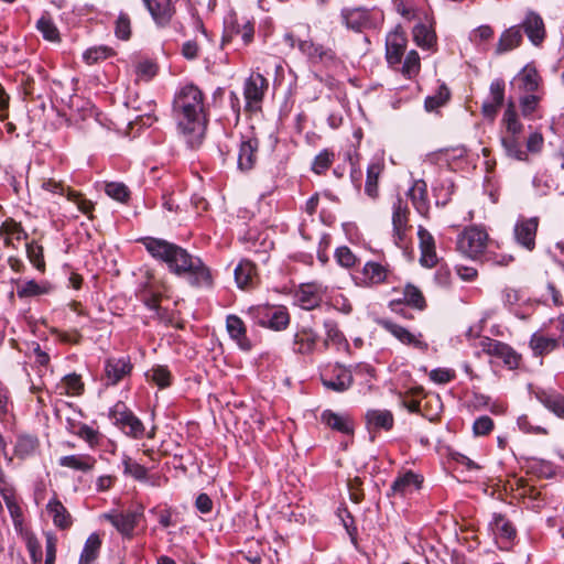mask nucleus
Here are the masks:
<instances>
[{
	"instance_id": "f257e3e1",
	"label": "nucleus",
	"mask_w": 564,
	"mask_h": 564,
	"mask_svg": "<svg viewBox=\"0 0 564 564\" xmlns=\"http://www.w3.org/2000/svg\"><path fill=\"white\" fill-rule=\"evenodd\" d=\"M147 251L156 260L164 262L170 272L186 275L195 286H209L212 275L203 261L193 257L186 249L164 239L144 237L140 239Z\"/></svg>"
},
{
	"instance_id": "864d4df0",
	"label": "nucleus",
	"mask_w": 564,
	"mask_h": 564,
	"mask_svg": "<svg viewBox=\"0 0 564 564\" xmlns=\"http://www.w3.org/2000/svg\"><path fill=\"white\" fill-rule=\"evenodd\" d=\"M502 145L507 152V154L517 160L523 161L527 159L525 152L521 149V144L517 140V137L510 135L507 138H502Z\"/></svg>"
},
{
	"instance_id": "a18cd8bd",
	"label": "nucleus",
	"mask_w": 564,
	"mask_h": 564,
	"mask_svg": "<svg viewBox=\"0 0 564 564\" xmlns=\"http://www.w3.org/2000/svg\"><path fill=\"white\" fill-rule=\"evenodd\" d=\"M402 302L420 311L426 307V301L421 290L412 284L405 285Z\"/></svg>"
},
{
	"instance_id": "f704fd0d",
	"label": "nucleus",
	"mask_w": 564,
	"mask_h": 564,
	"mask_svg": "<svg viewBox=\"0 0 564 564\" xmlns=\"http://www.w3.org/2000/svg\"><path fill=\"white\" fill-rule=\"evenodd\" d=\"M40 447V441L35 435L21 434L14 445V454L21 459L34 456Z\"/></svg>"
},
{
	"instance_id": "09e8293b",
	"label": "nucleus",
	"mask_w": 564,
	"mask_h": 564,
	"mask_svg": "<svg viewBox=\"0 0 564 564\" xmlns=\"http://www.w3.org/2000/svg\"><path fill=\"white\" fill-rule=\"evenodd\" d=\"M36 28L45 40L51 42L59 41V32L50 17L42 15L36 22Z\"/></svg>"
},
{
	"instance_id": "4d7b16f0",
	"label": "nucleus",
	"mask_w": 564,
	"mask_h": 564,
	"mask_svg": "<svg viewBox=\"0 0 564 564\" xmlns=\"http://www.w3.org/2000/svg\"><path fill=\"white\" fill-rule=\"evenodd\" d=\"M334 256H335L337 263L343 268L350 269L357 263V257L346 246L338 247L335 250Z\"/></svg>"
},
{
	"instance_id": "79ce46f5",
	"label": "nucleus",
	"mask_w": 564,
	"mask_h": 564,
	"mask_svg": "<svg viewBox=\"0 0 564 564\" xmlns=\"http://www.w3.org/2000/svg\"><path fill=\"white\" fill-rule=\"evenodd\" d=\"M392 225L394 242L397 246L402 247L406 241L408 231L411 229L408 214H393Z\"/></svg>"
},
{
	"instance_id": "e2e57ef3",
	"label": "nucleus",
	"mask_w": 564,
	"mask_h": 564,
	"mask_svg": "<svg viewBox=\"0 0 564 564\" xmlns=\"http://www.w3.org/2000/svg\"><path fill=\"white\" fill-rule=\"evenodd\" d=\"M45 563L55 564L56 550H57V536L53 532H45Z\"/></svg>"
},
{
	"instance_id": "49530a36",
	"label": "nucleus",
	"mask_w": 564,
	"mask_h": 564,
	"mask_svg": "<svg viewBox=\"0 0 564 564\" xmlns=\"http://www.w3.org/2000/svg\"><path fill=\"white\" fill-rule=\"evenodd\" d=\"M105 193L112 199L126 203L130 198V191L128 186L121 182H105Z\"/></svg>"
},
{
	"instance_id": "774afa93",
	"label": "nucleus",
	"mask_w": 564,
	"mask_h": 564,
	"mask_svg": "<svg viewBox=\"0 0 564 564\" xmlns=\"http://www.w3.org/2000/svg\"><path fill=\"white\" fill-rule=\"evenodd\" d=\"M494 429V421L488 415H482L476 419L473 424L474 434L477 436H484L489 434Z\"/></svg>"
},
{
	"instance_id": "bf43d9fd",
	"label": "nucleus",
	"mask_w": 564,
	"mask_h": 564,
	"mask_svg": "<svg viewBox=\"0 0 564 564\" xmlns=\"http://www.w3.org/2000/svg\"><path fill=\"white\" fill-rule=\"evenodd\" d=\"M449 98V90L446 86L442 85L438 88L436 95L429 96L425 99V108L429 111L435 110L438 107L443 106Z\"/></svg>"
},
{
	"instance_id": "13d9d810",
	"label": "nucleus",
	"mask_w": 564,
	"mask_h": 564,
	"mask_svg": "<svg viewBox=\"0 0 564 564\" xmlns=\"http://www.w3.org/2000/svg\"><path fill=\"white\" fill-rule=\"evenodd\" d=\"M124 474L132 476L138 480H143L148 476V470L141 464L132 460L129 456L123 457Z\"/></svg>"
},
{
	"instance_id": "69168bd1",
	"label": "nucleus",
	"mask_w": 564,
	"mask_h": 564,
	"mask_svg": "<svg viewBox=\"0 0 564 564\" xmlns=\"http://www.w3.org/2000/svg\"><path fill=\"white\" fill-rule=\"evenodd\" d=\"M333 159H334L333 152H329L328 150L322 151L314 159L313 167H312L313 171L317 174L324 173L332 164Z\"/></svg>"
},
{
	"instance_id": "20e7f679",
	"label": "nucleus",
	"mask_w": 564,
	"mask_h": 564,
	"mask_svg": "<svg viewBox=\"0 0 564 564\" xmlns=\"http://www.w3.org/2000/svg\"><path fill=\"white\" fill-rule=\"evenodd\" d=\"M248 313L258 325L273 330L285 329L290 323L289 313L282 306L258 305Z\"/></svg>"
},
{
	"instance_id": "2f4dec72",
	"label": "nucleus",
	"mask_w": 564,
	"mask_h": 564,
	"mask_svg": "<svg viewBox=\"0 0 564 564\" xmlns=\"http://www.w3.org/2000/svg\"><path fill=\"white\" fill-rule=\"evenodd\" d=\"M143 2L158 24L165 25L170 21L172 17L171 0H143Z\"/></svg>"
},
{
	"instance_id": "6e6d98bb",
	"label": "nucleus",
	"mask_w": 564,
	"mask_h": 564,
	"mask_svg": "<svg viewBox=\"0 0 564 564\" xmlns=\"http://www.w3.org/2000/svg\"><path fill=\"white\" fill-rule=\"evenodd\" d=\"M26 253H28V258L31 261V263H33V265L37 270L44 271L45 262H44L42 246H40L35 242L26 243Z\"/></svg>"
},
{
	"instance_id": "052dcab7",
	"label": "nucleus",
	"mask_w": 564,
	"mask_h": 564,
	"mask_svg": "<svg viewBox=\"0 0 564 564\" xmlns=\"http://www.w3.org/2000/svg\"><path fill=\"white\" fill-rule=\"evenodd\" d=\"M420 70V56L416 51H410L402 66V73L409 78L415 76Z\"/></svg>"
},
{
	"instance_id": "bb28decb",
	"label": "nucleus",
	"mask_w": 564,
	"mask_h": 564,
	"mask_svg": "<svg viewBox=\"0 0 564 564\" xmlns=\"http://www.w3.org/2000/svg\"><path fill=\"white\" fill-rule=\"evenodd\" d=\"M234 35H239L243 45H248L253 41L254 26L248 20H242L241 22L235 20L223 36V45L228 43Z\"/></svg>"
},
{
	"instance_id": "680f3d73",
	"label": "nucleus",
	"mask_w": 564,
	"mask_h": 564,
	"mask_svg": "<svg viewBox=\"0 0 564 564\" xmlns=\"http://www.w3.org/2000/svg\"><path fill=\"white\" fill-rule=\"evenodd\" d=\"M112 54V50L107 46L90 47L85 51L83 57L87 64L97 63L100 59H105Z\"/></svg>"
},
{
	"instance_id": "c756f323",
	"label": "nucleus",
	"mask_w": 564,
	"mask_h": 564,
	"mask_svg": "<svg viewBox=\"0 0 564 564\" xmlns=\"http://www.w3.org/2000/svg\"><path fill=\"white\" fill-rule=\"evenodd\" d=\"M408 197L411 202V206L406 203L404 212H409L410 208H413L416 212H424L430 208L426 200V183L424 181H415L408 192Z\"/></svg>"
},
{
	"instance_id": "c03bdc74",
	"label": "nucleus",
	"mask_w": 564,
	"mask_h": 564,
	"mask_svg": "<svg viewBox=\"0 0 564 564\" xmlns=\"http://www.w3.org/2000/svg\"><path fill=\"white\" fill-rule=\"evenodd\" d=\"M145 378L159 388L164 389L171 384L172 376L167 367L154 366L145 372Z\"/></svg>"
},
{
	"instance_id": "aec40b11",
	"label": "nucleus",
	"mask_w": 564,
	"mask_h": 564,
	"mask_svg": "<svg viewBox=\"0 0 564 564\" xmlns=\"http://www.w3.org/2000/svg\"><path fill=\"white\" fill-rule=\"evenodd\" d=\"M505 99V83L501 79H496L490 84L489 100L482 105V115L489 119H494L501 107Z\"/></svg>"
},
{
	"instance_id": "f03ea898",
	"label": "nucleus",
	"mask_w": 564,
	"mask_h": 564,
	"mask_svg": "<svg viewBox=\"0 0 564 564\" xmlns=\"http://www.w3.org/2000/svg\"><path fill=\"white\" fill-rule=\"evenodd\" d=\"M203 93L194 85L183 87L175 96L173 112L178 129L195 141L204 134L206 120Z\"/></svg>"
},
{
	"instance_id": "a878e982",
	"label": "nucleus",
	"mask_w": 564,
	"mask_h": 564,
	"mask_svg": "<svg viewBox=\"0 0 564 564\" xmlns=\"http://www.w3.org/2000/svg\"><path fill=\"white\" fill-rule=\"evenodd\" d=\"M0 237L3 239L6 246L17 248L15 242L26 239L28 234L20 223L8 218L0 225Z\"/></svg>"
},
{
	"instance_id": "cd10ccee",
	"label": "nucleus",
	"mask_w": 564,
	"mask_h": 564,
	"mask_svg": "<svg viewBox=\"0 0 564 564\" xmlns=\"http://www.w3.org/2000/svg\"><path fill=\"white\" fill-rule=\"evenodd\" d=\"M229 336L242 350H250L251 343L247 337L246 326L242 319L236 315H229L226 321Z\"/></svg>"
},
{
	"instance_id": "4468645a",
	"label": "nucleus",
	"mask_w": 564,
	"mask_h": 564,
	"mask_svg": "<svg viewBox=\"0 0 564 564\" xmlns=\"http://www.w3.org/2000/svg\"><path fill=\"white\" fill-rule=\"evenodd\" d=\"M42 188L46 192L58 194L62 197L65 196L67 200L74 202L76 204L79 212H90L94 208L90 200H87L80 194L70 191L63 184V182L56 181L54 178H47L43 181Z\"/></svg>"
},
{
	"instance_id": "9d476101",
	"label": "nucleus",
	"mask_w": 564,
	"mask_h": 564,
	"mask_svg": "<svg viewBox=\"0 0 564 564\" xmlns=\"http://www.w3.org/2000/svg\"><path fill=\"white\" fill-rule=\"evenodd\" d=\"M133 365L130 357H109L105 360L101 380L105 387L119 384L131 376Z\"/></svg>"
},
{
	"instance_id": "4be33fe9",
	"label": "nucleus",
	"mask_w": 564,
	"mask_h": 564,
	"mask_svg": "<svg viewBox=\"0 0 564 564\" xmlns=\"http://www.w3.org/2000/svg\"><path fill=\"white\" fill-rule=\"evenodd\" d=\"M321 420L325 425L336 432L346 435L354 433V421L347 414H339L332 410H325L321 415Z\"/></svg>"
},
{
	"instance_id": "0eeeda50",
	"label": "nucleus",
	"mask_w": 564,
	"mask_h": 564,
	"mask_svg": "<svg viewBox=\"0 0 564 564\" xmlns=\"http://www.w3.org/2000/svg\"><path fill=\"white\" fill-rule=\"evenodd\" d=\"M321 381L327 390L341 393L352 386L354 377L348 368L334 364L321 370Z\"/></svg>"
},
{
	"instance_id": "a19ab883",
	"label": "nucleus",
	"mask_w": 564,
	"mask_h": 564,
	"mask_svg": "<svg viewBox=\"0 0 564 564\" xmlns=\"http://www.w3.org/2000/svg\"><path fill=\"white\" fill-rule=\"evenodd\" d=\"M383 171V164L381 162H372L367 169V180L365 185L366 194L375 198L378 195V180Z\"/></svg>"
},
{
	"instance_id": "9b49d317",
	"label": "nucleus",
	"mask_w": 564,
	"mask_h": 564,
	"mask_svg": "<svg viewBox=\"0 0 564 564\" xmlns=\"http://www.w3.org/2000/svg\"><path fill=\"white\" fill-rule=\"evenodd\" d=\"M539 218H520L513 228V238L518 246L531 252L535 248Z\"/></svg>"
},
{
	"instance_id": "603ef678",
	"label": "nucleus",
	"mask_w": 564,
	"mask_h": 564,
	"mask_svg": "<svg viewBox=\"0 0 564 564\" xmlns=\"http://www.w3.org/2000/svg\"><path fill=\"white\" fill-rule=\"evenodd\" d=\"M538 78L539 76L536 70L529 67L523 68V70L518 76V80L521 83L522 89L529 93L535 91L538 89Z\"/></svg>"
},
{
	"instance_id": "338daca9",
	"label": "nucleus",
	"mask_w": 564,
	"mask_h": 564,
	"mask_svg": "<svg viewBox=\"0 0 564 564\" xmlns=\"http://www.w3.org/2000/svg\"><path fill=\"white\" fill-rule=\"evenodd\" d=\"M115 33L118 39L128 40L131 34L130 19L126 13H120L117 21Z\"/></svg>"
},
{
	"instance_id": "dca6fc26",
	"label": "nucleus",
	"mask_w": 564,
	"mask_h": 564,
	"mask_svg": "<svg viewBox=\"0 0 564 564\" xmlns=\"http://www.w3.org/2000/svg\"><path fill=\"white\" fill-rule=\"evenodd\" d=\"M421 250L420 262L423 267L433 268L437 263V254L433 236L422 226L417 230Z\"/></svg>"
},
{
	"instance_id": "39448f33",
	"label": "nucleus",
	"mask_w": 564,
	"mask_h": 564,
	"mask_svg": "<svg viewBox=\"0 0 564 564\" xmlns=\"http://www.w3.org/2000/svg\"><path fill=\"white\" fill-rule=\"evenodd\" d=\"M110 419L126 435L142 438L144 426L142 422L128 409L126 403L119 401L110 409Z\"/></svg>"
},
{
	"instance_id": "de8ad7c7",
	"label": "nucleus",
	"mask_w": 564,
	"mask_h": 564,
	"mask_svg": "<svg viewBox=\"0 0 564 564\" xmlns=\"http://www.w3.org/2000/svg\"><path fill=\"white\" fill-rule=\"evenodd\" d=\"M502 121L506 124L507 132L510 133V135L517 137L521 133L522 124L518 120L513 102L510 101L508 104Z\"/></svg>"
},
{
	"instance_id": "423d86ee",
	"label": "nucleus",
	"mask_w": 564,
	"mask_h": 564,
	"mask_svg": "<svg viewBox=\"0 0 564 564\" xmlns=\"http://www.w3.org/2000/svg\"><path fill=\"white\" fill-rule=\"evenodd\" d=\"M554 328L561 333L557 339L551 337V334H546L542 327L531 335L529 347L535 357H543L553 351L564 349V323L557 322Z\"/></svg>"
},
{
	"instance_id": "393cba45",
	"label": "nucleus",
	"mask_w": 564,
	"mask_h": 564,
	"mask_svg": "<svg viewBox=\"0 0 564 564\" xmlns=\"http://www.w3.org/2000/svg\"><path fill=\"white\" fill-rule=\"evenodd\" d=\"M258 148L259 141L254 138H250L241 142L238 153V167L241 171H249L253 169L258 158Z\"/></svg>"
},
{
	"instance_id": "5fc2aeb1",
	"label": "nucleus",
	"mask_w": 564,
	"mask_h": 564,
	"mask_svg": "<svg viewBox=\"0 0 564 564\" xmlns=\"http://www.w3.org/2000/svg\"><path fill=\"white\" fill-rule=\"evenodd\" d=\"M299 48L301 52L306 54L315 63H319L323 54L327 50V47H324L323 45L315 44L312 41H301L299 43Z\"/></svg>"
},
{
	"instance_id": "8fccbe9b",
	"label": "nucleus",
	"mask_w": 564,
	"mask_h": 564,
	"mask_svg": "<svg viewBox=\"0 0 564 564\" xmlns=\"http://www.w3.org/2000/svg\"><path fill=\"white\" fill-rule=\"evenodd\" d=\"M424 394L422 387H414L402 395V404L412 413H420L421 398Z\"/></svg>"
},
{
	"instance_id": "a211bd4d",
	"label": "nucleus",
	"mask_w": 564,
	"mask_h": 564,
	"mask_svg": "<svg viewBox=\"0 0 564 564\" xmlns=\"http://www.w3.org/2000/svg\"><path fill=\"white\" fill-rule=\"evenodd\" d=\"M405 46L406 39L402 32L397 30L388 34L386 41V57L390 65H395L401 62Z\"/></svg>"
},
{
	"instance_id": "5701e85b",
	"label": "nucleus",
	"mask_w": 564,
	"mask_h": 564,
	"mask_svg": "<svg viewBox=\"0 0 564 564\" xmlns=\"http://www.w3.org/2000/svg\"><path fill=\"white\" fill-rule=\"evenodd\" d=\"M522 28L533 45H540L545 37V28L542 18L529 12L522 22Z\"/></svg>"
},
{
	"instance_id": "3c124183",
	"label": "nucleus",
	"mask_w": 564,
	"mask_h": 564,
	"mask_svg": "<svg viewBox=\"0 0 564 564\" xmlns=\"http://www.w3.org/2000/svg\"><path fill=\"white\" fill-rule=\"evenodd\" d=\"M413 37L416 45L425 48H430L434 41L435 34L424 24H417L413 29Z\"/></svg>"
},
{
	"instance_id": "0e129e2a",
	"label": "nucleus",
	"mask_w": 564,
	"mask_h": 564,
	"mask_svg": "<svg viewBox=\"0 0 564 564\" xmlns=\"http://www.w3.org/2000/svg\"><path fill=\"white\" fill-rule=\"evenodd\" d=\"M17 292L19 297H30L43 294L46 290L34 280H30L19 285Z\"/></svg>"
},
{
	"instance_id": "7c9ffc66",
	"label": "nucleus",
	"mask_w": 564,
	"mask_h": 564,
	"mask_svg": "<svg viewBox=\"0 0 564 564\" xmlns=\"http://www.w3.org/2000/svg\"><path fill=\"white\" fill-rule=\"evenodd\" d=\"M58 465L73 470L88 473L96 465V459L87 454L67 455L58 459Z\"/></svg>"
},
{
	"instance_id": "6e6552de",
	"label": "nucleus",
	"mask_w": 564,
	"mask_h": 564,
	"mask_svg": "<svg viewBox=\"0 0 564 564\" xmlns=\"http://www.w3.org/2000/svg\"><path fill=\"white\" fill-rule=\"evenodd\" d=\"M478 346L482 352L500 359L508 369H517L521 362V355L511 346L500 340L482 337Z\"/></svg>"
},
{
	"instance_id": "f8f14e48",
	"label": "nucleus",
	"mask_w": 564,
	"mask_h": 564,
	"mask_svg": "<svg viewBox=\"0 0 564 564\" xmlns=\"http://www.w3.org/2000/svg\"><path fill=\"white\" fill-rule=\"evenodd\" d=\"M268 88V80L260 74L251 75L245 83L243 95L246 99V109L253 111L259 109L263 99L264 91Z\"/></svg>"
},
{
	"instance_id": "7ed1b4c3",
	"label": "nucleus",
	"mask_w": 564,
	"mask_h": 564,
	"mask_svg": "<svg viewBox=\"0 0 564 564\" xmlns=\"http://www.w3.org/2000/svg\"><path fill=\"white\" fill-rule=\"evenodd\" d=\"M100 518L111 523L123 539L131 540L135 528L144 519V507L134 505L127 509H112L101 514Z\"/></svg>"
},
{
	"instance_id": "b1692460",
	"label": "nucleus",
	"mask_w": 564,
	"mask_h": 564,
	"mask_svg": "<svg viewBox=\"0 0 564 564\" xmlns=\"http://www.w3.org/2000/svg\"><path fill=\"white\" fill-rule=\"evenodd\" d=\"M367 427L370 433L379 430L390 431L393 427V414L389 410H368L366 413Z\"/></svg>"
},
{
	"instance_id": "2eb2a0df",
	"label": "nucleus",
	"mask_w": 564,
	"mask_h": 564,
	"mask_svg": "<svg viewBox=\"0 0 564 564\" xmlns=\"http://www.w3.org/2000/svg\"><path fill=\"white\" fill-rule=\"evenodd\" d=\"M46 511L52 518L53 524L63 531L69 530L74 524V518L63 502L56 497H52L47 505Z\"/></svg>"
},
{
	"instance_id": "412c9836",
	"label": "nucleus",
	"mask_w": 564,
	"mask_h": 564,
	"mask_svg": "<svg viewBox=\"0 0 564 564\" xmlns=\"http://www.w3.org/2000/svg\"><path fill=\"white\" fill-rule=\"evenodd\" d=\"M388 269L379 262L368 261L360 272V284L365 286L379 285L386 282Z\"/></svg>"
},
{
	"instance_id": "473e14b6",
	"label": "nucleus",
	"mask_w": 564,
	"mask_h": 564,
	"mask_svg": "<svg viewBox=\"0 0 564 564\" xmlns=\"http://www.w3.org/2000/svg\"><path fill=\"white\" fill-rule=\"evenodd\" d=\"M522 42L520 26H511L502 32L496 47V54L500 55L518 47Z\"/></svg>"
},
{
	"instance_id": "ea45409f",
	"label": "nucleus",
	"mask_w": 564,
	"mask_h": 564,
	"mask_svg": "<svg viewBox=\"0 0 564 564\" xmlns=\"http://www.w3.org/2000/svg\"><path fill=\"white\" fill-rule=\"evenodd\" d=\"M494 534L502 539L511 540L516 535V530L511 522L501 513H495L490 522Z\"/></svg>"
},
{
	"instance_id": "4c0bfd02",
	"label": "nucleus",
	"mask_w": 564,
	"mask_h": 564,
	"mask_svg": "<svg viewBox=\"0 0 564 564\" xmlns=\"http://www.w3.org/2000/svg\"><path fill=\"white\" fill-rule=\"evenodd\" d=\"M101 539L99 534L91 533L83 547L78 564H91L99 555Z\"/></svg>"
},
{
	"instance_id": "58836bf2",
	"label": "nucleus",
	"mask_w": 564,
	"mask_h": 564,
	"mask_svg": "<svg viewBox=\"0 0 564 564\" xmlns=\"http://www.w3.org/2000/svg\"><path fill=\"white\" fill-rule=\"evenodd\" d=\"M56 389L58 390L59 394L79 395L84 391V383L80 376L70 373L62 379Z\"/></svg>"
},
{
	"instance_id": "1a4fd4ad",
	"label": "nucleus",
	"mask_w": 564,
	"mask_h": 564,
	"mask_svg": "<svg viewBox=\"0 0 564 564\" xmlns=\"http://www.w3.org/2000/svg\"><path fill=\"white\" fill-rule=\"evenodd\" d=\"M488 234L478 226L466 228L458 237L457 247L460 252L471 259L479 257L486 248Z\"/></svg>"
},
{
	"instance_id": "c9c22d12",
	"label": "nucleus",
	"mask_w": 564,
	"mask_h": 564,
	"mask_svg": "<svg viewBox=\"0 0 564 564\" xmlns=\"http://www.w3.org/2000/svg\"><path fill=\"white\" fill-rule=\"evenodd\" d=\"M324 328H325V340L324 345L327 347L328 345L335 346L338 350L349 349V344L343 334V332L338 328L337 324L333 321H325L324 322Z\"/></svg>"
},
{
	"instance_id": "f3484780",
	"label": "nucleus",
	"mask_w": 564,
	"mask_h": 564,
	"mask_svg": "<svg viewBox=\"0 0 564 564\" xmlns=\"http://www.w3.org/2000/svg\"><path fill=\"white\" fill-rule=\"evenodd\" d=\"M294 297L302 308L313 310L322 302V286L317 283L302 284Z\"/></svg>"
},
{
	"instance_id": "c85d7f7f",
	"label": "nucleus",
	"mask_w": 564,
	"mask_h": 564,
	"mask_svg": "<svg viewBox=\"0 0 564 564\" xmlns=\"http://www.w3.org/2000/svg\"><path fill=\"white\" fill-rule=\"evenodd\" d=\"M421 484L422 478L410 470L395 478L391 486V490L394 495L406 496L417 490Z\"/></svg>"
},
{
	"instance_id": "72a5a7b5",
	"label": "nucleus",
	"mask_w": 564,
	"mask_h": 564,
	"mask_svg": "<svg viewBox=\"0 0 564 564\" xmlns=\"http://www.w3.org/2000/svg\"><path fill=\"white\" fill-rule=\"evenodd\" d=\"M536 399L556 416L564 419V394L541 390L535 393Z\"/></svg>"
},
{
	"instance_id": "ddd939ff",
	"label": "nucleus",
	"mask_w": 564,
	"mask_h": 564,
	"mask_svg": "<svg viewBox=\"0 0 564 564\" xmlns=\"http://www.w3.org/2000/svg\"><path fill=\"white\" fill-rule=\"evenodd\" d=\"M380 325L402 344L412 346L421 351L427 350L429 345L423 340L422 334L411 333L408 328L389 319L380 321Z\"/></svg>"
},
{
	"instance_id": "e433bc0d",
	"label": "nucleus",
	"mask_w": 564,
	"mask_h": 564,
	"mask_svg": "<svg viewBox=\"0 0 564 564\" xmlns=\"http://www.w3.org/2000/svg\"><path fill=\"white\" fill-rule=\"evenodd\" d=\"M235 280L240 289L251 288L256 281V267L252 262L243 260L235 269Z\"/></svg>"
},
{
	"instance_id": "6ab92c4d",
	"label": "nucleus",
	"mask_w": 564,
	"mask_h": 564,
	"mask_svg": "<svg viewBox=\"0 0 564 564\" xmlns=\"http://www.w3.org/2000/svg\"><path fill=\"white\" fill-rule=\"evenodd\" d=\"M317 341V333L310 327H303L294 335L293 351L301 355H310L315 350Z\"/></svg>"
},
{
	"instance_id": "37998d69",
	"label": "nucleus",
	"mask_w": 564,
	"mask_h": 564,
	"mask_svg": "<svg viewBox=\"0 0 564 564\" xmlns=\"http://www.w3.org/2000/svg\"><path fill=\"white\" fill-rule=\"evenodd\" d=\"M341 19L348 29L359 31L367 22V13L362 9H344L341 11Z\"/></svg>"
}]
</instances>
